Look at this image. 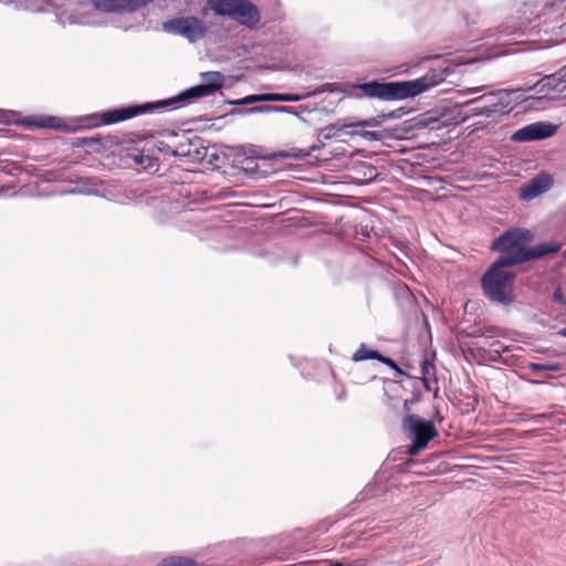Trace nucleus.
Returning <instances> with one entry per match:
<instances>
[{"label": "nucleus", "mask_w": 566, "mask_h": 566, "mask_svg": "<svg viewBox=\"0 0 566 566\" xmlns=\"http://www.w3.org/2000/svg\"><path fill=\"white\" fill-rule=\"evenodd\" d=\"M562 244L556 241L541 242L530 251L518 252L515 255H500L481 277L483 294L493 303L504 306L515 301L514 281L515 273L510 268L530 260L557 253Z\"/></svg>", "instance_id": "obj_1"}, {"label": "nucleus", "mask_w": 566, "mask_h": 566, "mask_svg": "<svg viewBox=\"0 0 566 566\" xmlns=\"http://www.w3.org/2000/svg\"><path fill=\"white\" fill-rule=\"evenodd\" d=\"M223 80L224 77L220 72H203L201 73L202 82L199 85L184 90L170 98L148 102L140 105H129L122 108L104 112L102 114L101 123L103 125H111L130 119L143 114L161 113L169 109H177L197 98L214 94L222 87Z\"/></svg>", "instance_id": "obj_2"}, {"label": "nucleus", "mask_w": 566, "mask_h": 566, "mask_svg": "<svg viewBox=\"0 0 566 566\" xmlns=\"http://www.w3.org/2000/svg\"><path fill=\"white\" fill-rule=\"evenodd\" d=\"M486 86L469 87L461 92L463 96L482 93L463 102L462 120L479 116L484 120L478 122L479 125H489L499 123L505 115H509L517 104L518 95L516 91L496 90L484 92Z\"/></svg>", "instance_id": "obj_3"}, {"label": "nucleus", "mask_w": 566, "mask_h": 566, "mask_svg": "<svg viewBox=\"0 0 566 566\" xmlns=\"http://www.w3.org/2000/svg\"><path fill=\"white\" fill-rule=\"evenodd\" d=\"M447 75V69L431 70L417 80L390 83L370 81L357 85V90L361 92L360 95L370 98H379L384 101L403 99L415 97L418 94L442 83Z\"/></svg>", "instance_id": "obj_4"}, {"label": "nucleus", "mask_w": 566, "mask_h": 566, "mask_svg": "<svg viewBox=\"0 0 566 566\" xmlns=\"http://www.w3.org/2000/svg\"><path fill=\"white\" fill-rule=\"evenodd\" d=\"M403 429L412 440V444L408 449L410 455L418 454L437 436L434 424L417 415H410L405 419Z\"/></svg>", "instance_id": "obj_5"}, {"label": "nucleus", "mask_w": 566, "mask_h": 566, "mask_svg": "<svg viewBox=\"0 0 566 566\" xmlns=\"http://www.w3.org/2000/svg\"><path fill=\"white\" fill-rule=\"evenodd\" d=\"M163 30L170 34L180 35L190 43H196L206 36L208 27L202 19L189 15L164 22Z\"/></svg>", "instance_id": "obj_6"}, {"label": "nucleus", "mask_w": 566, "mask_h": 566, "mask_svg": "<svg viewBox=\"0 0 566 566\" xmlns=\"http://www.w3.org/2000/svg\"><path fill=\"white\" fill-rule=\"evenodd\" d=\"M533 239V233L527 229L514 228L505 231L497 237L493 243L492 249L501 252V255H515L518 252H527L533 250L535 245L525 248L524 245Z\"/></svg>", "instance_id": "obj_7"}, {"label": "nucleus", "mask_w": 566, "mask_h": 566, "mask_svg": "<svg viewBox=\"0 0 566 566\" xmlns=\"http://www.w3.org/2000/svg\"><path fill=\"white\" fill-rule=\"evenodd\" d=\"M556 129L557 126L554 124L536 122L514 132L511 139L516 143L542 140L553 136Z\"/></svg>", "instance_id": "obj_8"}, {"label": "nucleus", "mask_w": 566, "mask_h": 566, "mask_svg": "<svg viewBox=\"0 0 566 566\" xmlns=\"http://www.w3.org/2000/svg\"><path fill=\"white\" fill-rule=\"evenodd\" d=\"M153 0H93L94 9L111 13L135 12Z\"/></svg>", "instance_id": "obj_9"}, {"label": "nucleus", "mask_w": 566, "mask_h": 566, "mask_svg": "<svg viewBox=\"0 0 566 566\" xmlns=\"http://www.w3.org/2000/svg\"><path fill=\"white\" fill-rule=\"evenodd\" d=\"M553 186V179L549 175L541 174L533 178L527 185L521 188L520 197L522 200H533L539 195L548 191Z\"/></svg>", "instance_id": "obj_10"}, {"label": "nucleus", "mask_w": 566, "mask_h": 566, "mask_svg": "<svg viewBox=\"0 0 566 566\" xmlns=\"http://www.w3.org/2000/svg\"><path fill=\"white\" fill-rule=\"evenodd\" d=\"M232 20L248 28H253L260 22L258 8L249 0H240Z\"/></svg>", "instance_id": "obj_11"}, {"label": "nucleus", "mask_w": 566, "mask_h": 566, "mask_svg": "<svg viewBox=\"0 0 566 566\" xmlns=\"http://www.w3.org/2000/svg\"><path fill=\"white\" fill-rule=\"evenodd\" d=\"M537 85L541 91L563 93L566 90V65L556 73L543 77Z\"/></svg>", "instance_id": "obj_12"}, {"label": "nucleus", "mask_w": 566, "mask_h": 566, "mask_svg": "<svg viewBox=\"0 0 566 566\" xmlns=\"http://www.w3.org/2000/svg\"><path fill=\"white\" fill-rule=\"evenodd\" d=\"M306 112L305 106L291 107V106H254L249 109L242 111L241 113L253 114V113H285L294 116H300Z\"/></svg>", "instance_id": "obj_13"}, {"label": "nucleus", "mask_w": 566, "mask_h": 566, "mask_svg": "<svg viewBox=\"0 0 566 566\" xmlns=\"http://www.w3.org/2000/svg\"><path fill=\"white\" fill-rule=\"evenodd\" d=\"M240 0H208L209 8L221 17L232 19Z\"/></svg>", "instance_id": "obj_14"}, {"label": "nucleus", "mask_w": 566, "mask_h": 566, "mask_svg": "<svg viewBox=\"0 0 566 566\" xmlns=\"http://www.w3.org/2000/svg\"><path fill=\"white\" fill-rule=\"evenodd\" d=\"M369 126H371V122L370 120H361V122H357V123L343 124V125L331 124V125H327V126H325L324 128L321 129L319 138L328 140V139L334 138L336 136V133L343 130L344 128H347V127H369Z\"/></svg>", "instance_id": "obj_15"}, {"label": "nucleus", "mask_w": 566, "mask_h": 566, "mask_svg": "<svg viewBox=\"0 0 566 566\" xmlns=\"http://www.w3.org/2000/svg\"><path fill=\"white\" fill-rule=\"evenodd\" d=\"M421 379L424 388L430 391L432 382H436L434 366L428 359L421 361Z\"/></svg>", "instance_id": "obj_16"}, {"label": "nucleus", "mask_w": 566, "mask_h": 566, "mask_svg": "<svg viewBox=\"0 0 566 566\" xmlns=\"http://www.w3.org/2000/svg\"><path fill=\"white\" fill-rule=\"evenodd\" d=\"M381 354L377 350L369 349L365 344H360L358 349L353 355L354 361H363L367 359H380Z\"/></svg>", "instance_id": "obj_17"}, {"label": "nucleus", "mask_w": 566, "mask_h": 566, "mask_svg": "<svg viewBox=\"0 0 566 566\" xmlns=\"http://www.w3.org/2000/svg\"><path fill=\"white\" fill-rule=\"evenodd\" d=\"M311 94H307L310 96ZM268 102H298L306 95L266 93Z\"/></svg>", "instance_id": "obj_18"}, {"label": "nucleus", "mask_w": 566, "mask_h": 566, "mask_svg": "<svg viewBox=\"0 0 566 566\" xmlns=\"http://www.w3.org/2000/svg\"><path fill=\"white\" fill-rule=\"evenodd\" d=\"M158 566H192V559L179 556H171L163 559Z\"/></svg>", "instance_id": "obj_19"}, {"label": "nucleus", "mask_w": 566, "mask_h": 566, "mask_svg": "<svg viewBox=\"0 0 566 566\" xmlns=\"http://www.w3.org/2000/svg\"><path fill=\"white\" fill-rule=\"evenodd\" d=\"M259 102H268L266 93L265 94L248 95L243 98L231 102V104L249 105V104L259 103Z\"/></svg>", "instance_id": "obj_20"}, {"label": "nucleus", "mask_w": 566, "mask_h": 566, "mask_svg": "<svg viewBox=\"0 0 566 566\" xmlns=\"http://www.w3.org/2000/svg\"><path fill=\"white\" fill-rule=\"evenodd\" d=\"M34 124L38 127H42V128H57V127H60V119L54 116H44V117H41Z\"/></svg>", "instance_id": "obj_21"}, {"label": "nucleus", "mask_w": 566, "mask_h": 566, "mask_svg": "<svg viewBox=\"0 0 566 566\" xmlns=\"http://www.w3.org/2000/svg\"><path fill=\"white\" fill-rule=\"evenodd\" d=\"M530 369L534 373H539V371H558L560 369L559 365L558 364H537V363H532L530 365Z\"/></svg>", "instance_id": "obj_22"}, {"label": "nucleus", "mask_w": 566, "mask_h": 566, "mask_svg": "<svg viewBox=\"0 0 566 566\" xmlns=\"http://www.w3.org/2000/svg\"><path fill=\"white\" fill-rule=\"evenodd\" d=\"M379 361L384 363L385 365L389 366L391 369L396 371L398 375H402L403 371L399 368V366L396 364V361L389 357H386L381 355Z\"/></svg>", "instance_id": "obj_23"}, {"label": "nucleus", "mask_w": 566, "mask_h": 566, "mask_svg": "<svg viewBox=\"0 0 566 566\" xmlns=\"http://www.w3.org/2000/svg\"><path fill=\"white\" fill-rule=\"evenodd\" d=\"M507 350V347L504 346L502 343L500 342H493L491 344V352L494 353L495 355L500 356L502 352H506Z\"/></svg>", "instance_id": "obj_24"}, {"label": "nucleus", "mask_w": 566, "mask_h": 566, "mask_svg": "<svg viewBox=\"0 0 566 566\" xmlns=\"http://www.w3.org/2000/svg\"><path fill=\"white\" fill-rule=\"evenodd\" d=\"M553 301L559 304H565L566 301L564 298L563 292L560 289H556L553 293Z\"/></svg>", "instance_id": "obj_25"}, {"label": "nucleus", "mask_w": 566, "mask_h": 566, "mask_svg": "<svg viewBox=\"0 0 566 566\" xmlns=\"http://www.w3.org/2000/svg\"><path fill=\"white\" fill-rule=\"evenodd\" d=\"M483 335H488L490 337L501 336V329L499 327H489Z\"/></svg>", "instance_id": "obj_26"}, {"label": "nucleus", "mask_w": 566, "mask_h": 566, "mask_svg": "<svg viewBox=\"0 0 566 566\" xmlns=\"http://www.w3.org/2000/svg\"><path fill=\"white\" fill-rule=\"evenodd\" d=\"M70 192H72V193L78 192V193H85V195H95V196H99V192H98V190H96V189H83V190H75V189H72Z\"/></svg>", "instance_id": "obj_27"}, {"label": "nucleus", "mask_w": 566, "mask_h": 566, "mask_svg": "<svg viewBox=\"0 0 566 566\" xmlns=\"http://www.w3.org/2000/svg\"><path fill=\"white\" fill-rule=\"evenodd\" d=\"M368 559L367 558H359L354 560L353 563L345 564V566H367Z\"/></svg>", "instance_id": "obj_28"}, {"label": "nucleus", "mask_w": 566, "mask_h": 566, "mask_svg": "<svg viewBox=\"0 0 566 566\" xmlns=\"http://www.w3.org/2000/svg\"><path fill=\"white\" fill-rule=\"evenodd\" d=\"M361 136H363L364 138H367V139H370V140H376V139H378V138H377V136H376V133H375V132H364V133L361 134Z\"/></svg>", "instance_id": "obj_29"}, {"label": "nucleus", "mask_w": 566, "mask_h": 566, "mask_svg": "<svg viewBox=\"0 0 566 566\" xmlns=\"http://www.w3.org/2000/svg\"><path fill=\"white\" fill-rule=\"evenodd\" d=\"M558 335L566 337V327L558 331Z\"/></svg>", "instance_id": "obj_30"}]
</instances>
